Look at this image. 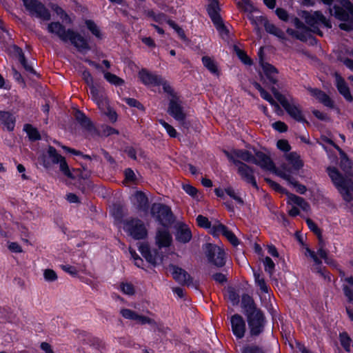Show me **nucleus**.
Masks as SVG:
<instances>
[{
	"mask_svg": "<svg viewBox=\"0 0 353 353\" xmlns=\"http://www.w3.org/2000/svg\"><path fill=\"white\" fill-rule=\"evenodd\" d=\"M263 264L265 266V272L270 274H272L275 269V264L272 259L270 256H266L264 259Z\"/></svg>",
	"mask_w": 353,
	"mask_h": 353,
	"instance_id": "61",
	"label": "nucleus"
},
{
	"mask_svg": "<svg viewBox=\"0 0 353 353\" xmlns=\"http://www.w3.org/2000/svg\"><path fill=\"white\" fill-rule=\"evenodd\" d=\"M103 72L104 79L110 84L114 85L115 86H121L125 84V81L119 77L117 76L116 74H112L110 72L103 71Z\"/></svg>",
	"mask_w": 353,
	"mask_h": 353,
	"instance_id": "42",
	"label": "nucleus"
},
{
	"mask_svg": "<svg viewBox=\"0 0 353 353\" xmlns=\"http://www.w3.org/2000/svg\"><path fill=\"white\" fill-rule=\"evenodd\" d=\"M255 161L253 164L259 166L263 170L274 171L276 168L274 161L270 157L265 153L254 150Z\"/></svg>",
	"mask_w": 353,
	"mask_h": 353,
	"instance_id": "20",
	"label": "nucleus"
},
{
	"mask_svg": "<svg viewBox=\"0 0 353 353\" xmlns=\"http://www.w3.org/2000/svg\"><path fill=\"white\" fill-rule=\"evenodd\" d=\"M16 124V117L9 111L0 110V126L8 132H12Z\"/></svg>",
	"mask_w": 353,
	"mask_h": 353,
	"instance_id": "25",
	"label": "nucleus"
},
{
	"mask_svg": "<svg viewBox=\"0 0 353 353\" xmlns=\"http://www.w3.org/2000/svg\"><path fill=\"white\" fill-rule=\"evenodd\" d=\"M312 271L319 274L325 279H327L329 281L331 279L330 272L326 269L325 267H323V263L321 259L319 263H314Z\"/></svg>",
	"mask_w": 353,
	"mask_h": 353,
	"instance_id": "44",
	"label": "nucleus"
},
{
	"mask_svg": "<svg viewBox=\"0 0 353 353\" xmlns=\"http://www.w3.org/2000/svg\"><path fill=\"white\" fill-rule=\"evenodd\" d=\"M13 48L14 49V51L18 54L19 61L20 62L23 68L25 69V70L27 72L37 77L39 79L41 78L40 74L37 72V71L34 69L32 64L31 63H29L26 59L22 49L17 45H14Z\"/></svg>",
	"mask_w": 353,
	"mask_h": 353,
	"instance_id": "27",
	"label": "nucleus"
},
{
	"mask_svg": "<svg viewBox=\"0 0 353 353\" xmlns=\"http://www.w3.org/2000/svg\"><path fill=\"white\" fill-rule=\"evenodd\" d=\"M192 238V231L185 223H182L176 228L175 239L177 242L185 244L190 242Z\"/></svg>",
	"mask_w": 353,
	"mask_h": 353,
	"instance_id": "24",
	"label": "nucleus"
},
{
	"mask_svg": "<svg viewBox=\"0 0 353 353\" xmlns=\"http://www.w3.org/2000/svg\"><path fill=\"white\" fill-rule=\"evenodd\" d=\"M281 176L286 180L289 184L292 185L295 189L296 192L301 194H304L307 191V188L305 185L300 183L294 177L290 174H283Z\"/></svg>",
	"mask_w": 353,
	"mask_h": 353,
	"instance_id": "36",
	"label": "nucleus"
},
{
	"mask_svg": "<svg viewBox=\"0 0 353 353\" xmlns=\"http://www.w3.org/2000/svg\"><path fill=\"white\" fill-rule=\"evenodd\" d=\"M196 224L199 227L204 229H210L211 228V222L209 221L208 218L199 214L196 218Z\"/></svg>",
	"mask_w": 353,
	"mask_h": 353,
	"instance_id": "54",
	"label": "nucleus"
},
{
	"mask_svg": "<svg viewBox=\"0 0 353 353\" xmlns=\"http://www.w3.org/2000/svg\"><path fill=\"white\" fill-rule=\"evenodd\" d=\"M241 307L246 317L250 336L256 337L263 333L268 321L263 311L257 307L252 296L243 294Z\"/></svg>",
	"mask_w": 353,
	"mask_h": 353,
	"instance_id": "1",
	"label": "nucleus"
},
{
	"mask_svg": "<svg viewBox=\"0 0 353 353\" xmlns=\"http://www.w3.org/2000/svg\"><path fill=\"white\" fill-rule=\"evenodd\" d=\"M124 230L134 240H143L148 236V230L143 222L137 218L130 217L123 221Z\"/></svg>",
	"mask_w": 353,
	"mask_h": 353,
	"instance_id": "9",
	"label": "nucleus"
},
{
	"mask_svg": "<svg viewBox=\"0 0 353 353\" xmlns=\"http://www.w3.org/2000/svg\"><path fill=\"white\" fill-rule=\"evenodd\" d=\"M202 248L209 263L217 268L225 266L226 254L223 248L211 243L203 244Z\"/></svg>",
	"mask_w": 353,
	"mask_h": 353,
	"instance_id": "7",
	"label": "nucleus"
},
{
	"mask_svg": "<svg viewBox=\"0 0 353 353\" xmlns=\"http://www.w3.org/2000/svg\"><path fill=\"white\" fill-rule=\"evenodd\" d=\"M223 152L230 161L238 166L237 173L241 176V179L247 183L252 185L255 189L259 190V186L254 175V169L241 161L235 159L232 154L228 151L223 150Z\"/></svg>",
	"mask_w": 353,
	"mask_h": 353,
	"instance_id": "8",
	"label": "nucleus"
},
{
	"mask_svg": "<svg viewBox=\"0 0 353 353\" xmlns=\"http://www.w3.org/2000/svg\"><path fill=\"white\" fill-rule=\"evenodd\" d=\"M123 101L128 104L130 107H133L137 108L139 110L142 112H145V108L144 105L138 100L134 98L126 97L123 99Z\"/></svg>",
	"mask_w": 353,
	"mask_h": 353,
	"instance_id": "53",
	"label": "nucleus"
},
{
	"mask_svg": "<svg viewBox=\"0 0 353 353\" xmlns=\"http://www.w3.org/2000/svg\"><path fill=\"white\" fill-rule=\"evenodd\" d=\"M120 314L124 319L135 321L139 325L148 324L151 326L157 325V323L153 319L139 314L137 312L128 308L121 309Z\"/></svg>",
	"mask_w": 353,
	"mask_h": 353,
	"instance_id": "15",
	"label": "nucleus"
},
{
	"mask_svg": "<svg viewBox=\"0 0 353 353\" xmlns=\"http://www.w3.org/2000/svg\"><path fill=\"white\" fill-rule=\"evenodd\" d=\"M159 123L165 128L168 135L172 138H176L177 137L178 133L173 126L170 125L168 123L165 121L163 119L159 121Z\"/></svg>",
	"mask_w": 353,
	"mask_h": 353,
	"instance_id": "60",
	"label": "nucleus"
},
{
	"mask_svg": "<svg viewBox=\"0 0 353 353\" xmlns=\"http://www.w3.org/2000/svg\"><path fill=\"white\" fill-rule=\"evenodd\" d=\"M139 251L145 259L150 264L156 266L163 260L162 253L159 249H151L148 243H142L138 248Z\"/></svg>",
	"mask_w": 353,
	"mask_h": 353,
	"instance_id": "13",
	"label": "nucleus"
},
{
	"mask_svg": "<svg viewBox=\"0 0 353 353\" xmlns=\"http://www.w3.org/2000/svg\"><path fill=\"white\" fill-rule=\"evenodd\" d=\"M339 166L346 173H348L353 168V161L345 152H341Z\"/></svg>",
	"mask_w": 353,
	"mask_h": 353,
	"instance_id": "39",
	"label": "nucleus"
},
{
	"mask_svg": "<svg viewBox=\"0 0 353 353\" xmlns=\"http://www.w3.org/2000/svg\"><path fill=\"white\" fill-rule=\"evenodd\" d=\"M90 92L92 97V99L94 102L102 99L104 94L94 85H92L90 88Z\"/></svg>",
	"mask_w": 353,
	"mask_h": 353,
	"instance_id": "62",
	"label": "nucleus"
},
{
	"mask_svg": "<svg viewBox=\"0 0 353 353\" xmlns=\"http://www.w3.org/2000/svg\"><path fill=\"white\" fill-rule=\"evenodd\" d=\"M336 86L339 92L348 102L353 101V97L351 94L350 88L346 83L345 79L339 74H336Z\"/></svg>",
	"mask_w": 353,
	"mask_h": 353,
	"instance_id": "28",
	"label": "nucleus"
},
{
	"mask_svg": "<svg viewBox=\"0 0 353 353\" xmlns=\"http://www.w3.org/2000/svg\"><path fill=\"white\" fill-rule=\"evenodd\" d=\"M85 24L87 27V28L91 32V33L94 35L98 39L102 38V34L101 32V30L97 26V24L94 23V21L91 19H86L85 21Z\"/></svg>",
	"mask_w": 353,
	"mask_h": 353,
	"instance_id": "46",
	"label": "nucleus"
},
{
	"mask_svg": "<svg viewBox=\"0 0 353 353\" xmlns=\"http://www.w3.org/2000/svg\"><path fill=\"white\" fill-rule=\"evenodd\" d=\"M60 268L63 271L68 273L72 277H77L78 276V270L75 266L65 264V265H61Z\"/></svg>",
	"mask_w": 353,
	"mask_h": 353,
	"instance_id": "63",
	"label": "nucleus"
},
{
	"mask_svg": "<svg viewBox=\"0 0 353 353\" xmlns=\"http://www.w3.org/2000/svg\"><path fill=\"white\" fill-rule=\"evenodd\" d=\"M232 154L247 163H254V161H255V154L253 155L251 152L247 150L236 149L232 151Z\"/></svg>",
	"mask_w": 353,
	"mask_h": 353,
	"instance_id": "34",
	"label": "nucleus"
},
{
	"mask_svg": "<svg viewBox=\"0 0 353 353\" xmlns=\"http://www.w3.org/2000/svg\"><path fill=\"white\" fill-rule=\"evenodd\" d=\"M272 91L276 99L292 119L299 123L309 124L301 105L295 102V99L293 97L290 95L289 99H288L284 94L279 92L275 88H272Z\"/></svg>",
	"mask_w": 353,
	"mask_h": 353,
	"instance_id": "5",
	"label": "nucleus"
},
{
	"mask_svg": "<svg viewBox=\"0 0 353 353\" xmlns=\"http://www.w3.org/2000/svg\"><path fill=\"white\" fill-rule=\"evenodd\" d=\"M168 270L173 279L179 284L190 285L192 283V278L184 269L176 265L170 264Z\"/></svg>",
	"mask_w": 353,
	"mask_h": 353,
	"instance_id": "17",
	"label": "nucleus"
},
{
	"mask_svg": "<svg viewBox=\"0 0 353 353\" xmlns=\"http://www.w3.org/2000/svg\"><path fill=\"white\" fill-rule=\"evenodd\" d=\"M48 154L54 164H58L64 157L58 153L53 146L50 145L48 149Z\"/></svg>",
	"mask_w": 353,
	"mask_h": 353,
	"instance_id": "52",
	"label": "nucleus"
},
{
	"mask_svg": "<svg viewBox=\"0 0 353 353\" xmlns=\"http://www.w3.org/2000/svg\"><path fill=\"white\" fill-rule=\"evenodd\" d=\"M62 148L66 152L70 153V154H72L73 155H75V156H80V157H81L83 159H84L85 160H92V159L91 156H90L89 154H84L80 150H75L74 148H71L70 147L65 146V145H63Z\"/></svg>",
	"mask_w": 353,
	"mask_h": 353,
	"instance_id": "57",
	"label": "nucleus"
},
{
	"mask_svg": "<svg viewBox=\"0 0 353 353\" xmlns=\"http://www.w3.org/2000/svg\"><path fill=\"white\" fill-rule=\"evenodd\" d=\"M59 163L60 170L63 172V174L66 176L68 178L74 179V176L70 172L68 163L65 158H63Z\"/></svg>",
	"mask_w": 353,
	"mask_h": 353,
	"instance_id": "55",
	"label": "nucleus"
},
{
	"mask_svg": "<svg viewBox=\"0 0 353 353\" xmlns=\"http://www.w3.org/2000/svg\"><path fill=\"white\" fill-rule=\"evenodd\" d=\"M145 15L148 18H151L154 22L161 23L163 21H166L167 15L163 12L156 13L153 10H148L145 12Z\"/></svg>",
	"mask_w": 353,
	"mask_h": 353,
	"instance_id": "43",
	"label": "nucleus"
},
{
	"mask_svg": "<svg viewBox=\"0 0 353 353\" xmlns=\"http://www.w3.org/2000/svg\"><path fill=\"white\" fill-rule=\"evenodd\" d=\"M301 31L297 32L296 39L299 40L302 42H307L308 40H315L317 42L318 40L311 33L310 30H300Z\"/></svg>",
	"mask_w": 353,
	"mask_h": 353,
	"instance_id": "48",
	"label": "nucleus"
},
{
	"mask_svg": "<svg viewBox=\"0 0 353 353\" xmlns=\"http://www.w3.org/2000/svg\"><path fill=\"white\" fill-rule=\"evenodd\" d=\"M222 235L225 236L233 246L236 247L239 245L240 243L239 239L236 236L234 232L232 230H230L228 227L226 228V229H225V231Z\"/></svg>",
	"mask_w": 353,
	"mask_h": 353,
	"instance_id": "51",
	"label": "nucleus"
},
{
	"mask_svg": "<svg viewBox=\"0 0 353 353\" xmlns=\"http://www.w3.org/2000/svg\"><path fill=\"white\" fill-rule=\"evenodd\" d=\"M26 10L32 16L41 19L43 21H49L51 14L46 6L39 0H21Z\"/></svg>",
	"mask_w": 353,
	"mask_h": 353,
	"instance_id": "10",
	"label": "nucleus"
},
{
	"mask_svg": "<svg viewBox=\"0 0 353 353\" xmlns=\"http://www.w3.org/2000/svg\"><path fill=\"white\" fill-rule=\"evenodd\" d=\"M345 281L349 285L343 286V293L347 297L348 302L353 304V276L345 278ZM345 310L349 319L353 323V308L350 306H346Z\"/></svg>",
	"mask_w": 353,
	"mask_h": 353,
	"instance_id": "23",
	"label": "nucleus"
},
{
	"mask_svg": "<svg viewBox=\"0 0 353 353\" xmlns=\"http://www.w3.org/2000/svg\"><path fill=\"white\" fill-rule=\"evenodd\" d=\"M228 298L230 301L232 303L233 305H236L239 303V295L236 292L234 288H230L228 290Z\"/></svg>",
	"mask_w": 353,
	"mask_h": 353,
	"instance_id": "64",
	"label": "nucleus"
},
{
	"mask_svg": "<svg viewBox=\"0 0 353 353\" xmlns=\"http://www.w3.org/2000/svg\"><path fill=\"white\" fill-rule=\"evenodd\" d=\"M231 327L233 334L238 339L243 338L245 332V322L239 314L232 316L230 319Z\"/></svg>",
	"mask_w": 353,
	"mask_h": 353,
	"instance_id": "22",
	"label": "nucleus"
},
{
	"mask_svg": "<svg viewBox=\"0 0 353 353\" xmlns=\"http://www.w3.org/2000/svg\"><path fill=\"white\" fill-rule=\"evenodd\" d=\"M167 23L169 25L170 28L174 30L180 39H181L184 42H187L189 41L185 35L183 29L181 28L172 19H168L167 21Z\"/></svg>",
	"mask_w": 353,
	"mask_h": 353,
	"instance_id": "45",
	"label": "nucleus"
},
{
	"mask_svg": "<svg viewBox=\"0 0 353 353\" xmlns=\"http://www.w3.org/2000/svg\"><path fill=\"white\" fill-rule=\"evenodd\" d=\"M137 209L142 212L147 213L150 210L149 199L145 192L138 190L134 193Z\"/></svg>",
	"mask_w": 353,
	"mask_h": 353,
	"instance_id": "29",
	"label": "nucleus"
},
{
	"mask_svg": "<svg viewBox=\"0 0 353 353\" xmlns=\"http://www.w3.org/2000/svg\"><path fill=\"white\" fill-rule=\"evenodd\" d=\"M201 61L204 67L206 68L212 74H219L218 66L212 58L208 56H203Z\"/></svg>",
	"mask_w": 353,
	"mask_h": 353,
	"instance_id": "38",
	"label": "nucleus"
},
{
	"mask_svg": "<svg viewBox=\"0 0 353 353\" xmlns=\"http://www.w3.org/2000/svg\"><path fill=\"white\" fill-rule=\"evenodd\" d=\"M155 242L159 249L168 248L172 242V236L168 229H159L156 233Z\"/></svg>",
	"mask_w": 353,
	"mask_h": 353,
	"instance_id": "26",
	"label": "nucleus"
},
{
	"mask_svg": "<svg viewBox=\"0 0 353 353\" xmlns=\"http://www.w3.org/2000/svg\"><path fill=\"white\" fill-rule=\"evenodd\" d=\"M161 75L150 72L146 68H141L138 72L139 81L145 86H160Z\"/></svg>",
	"mask_w": 353,
	"mask_h": 353,
	"instance_id": "18",
	"label": "nucleus"
},
{
	"mask_svg": "<svg viewBox=\"0 0 353 353\" xmlns=\"http://www.w3.org/2000/svg\"><path fill=\"white\" fill-rule=\"evenodd\" d=\"M121 291L127 295L132 296L135 293V289L134 285L130 283L122 282L120 285Z\"/></svg>",
	"mask_w": 353,
	"mask_h": 353,
	"instance_id": "58",
	"label": "nucleus"
},
{
	"mask_svg": "<svg viewBox=\"0 0 353 353\" xmlns=\"http://www.w3.org/2000/svg\"><path fill=\"white\" fill-rule=\"evenodd\" d=\"M287 196L288 199L287 203L288 204H296V205L299 206L303 211H307L310 208L309 203L303 198L291 192H289Z\"/></svg>",
	"mask_w": 353,
	"mask_h": 353,
	"instance_id": "32",
	"label": "nucleus"
},
{
	"mask_svg": "<svg viewBox=\"0 0 353 353\" xmlns=\"http://www.w3.org/2000/svg\"><path fill=\"white\" fill-rule=\"evenodd\" d=\"M339 339L340 344L343 350L350 353L351 352V344L352 343V339L347 332H340L339 334Z\"/></svg>",
	"mask_w": 353,
	"mask_h": 353,
	"instance_id": "40",
	"label": "nucleus"
},
{
	"mask_svg": "<svg viewBox=\"0 0 353 353\" xmlns=\"http://www.w3.org/2000/svg\"><path fill=\"white\" fill-rule=\"evenodd\" d=\"M48 31L54 34L63 42L70 43L81 53H86L91 48L88 39L80 33L71 28L65 29V27L59 21H53L48 25Z\"/></svg>",
	"mask_w": 353,
	"mask_h": 353,
	"instance_id": "2",
	"label": "nucleus"
},
{
	"mask_svg": "<svg viewBox=\"0 0 353 353\" xmlns=\"http://www.w3.org/2000/svg\"><path fill=\"white\" fill-rule=\"evenodd\" d=\"M326 172L333 185L346 203L353 201V181L343 176L336 168L329 166Z\"/></svg>",
	"mask_w": 353,
	"mask_h": 353,
	"instance_id": "3",
	"label": "nucleus"
},
{
	"mask_svg": "<svg viewBox=\"0 0 353 353\" xmlns=\"http://www.w3.org/2000/svg\"><path fill=\"white\" fill-rule=\"evenodd\" d=\"M111 213L116 221L123 223L125 221L123 218L127 213V209L123 204L115 203L112 205Z\"/></svg>",
	"mask_w": 353,
	"mask_h": 353,
	"instance_id": "31",
	"label": "nucleus"
},
{
	"mask_svg": "<svg viewBox=\"0 0 353 353\" xmlns=\"http://www.w3.org/2000/svg\"><path fill=\"white\" fill-rule=\"evenodd\" d=\"M227 226L223 225V223H219L217 225H211L210 230V234L213 236H218L220 234H223V233L225 231V229H226Z\"/></svg>",
	"mask_w": 353,
	"mask_h": 353,
	"instance_id": "59",
	"label": "nucleus"
},
{
	"mask_svg": "<svg viewBox=\"0 0 353 353\" xmlns=\"http://www.w3.org/2000/svg\"><path fill=\"white\" fill-rule=\"evenodd\" d=\"M241 353H265V351L263 347L260 345L250 344L243 346Z\"/></svg>",
	"mask_w": 353,
	"mask_h": 353,
	"instance_id": "47",
	"label": "nucleus"
},
{
	"mask_svg": "<svg viewBox=\"0 0 353 353\" xmlns=\"http://www.w3.org/2000/svg\"><path fill=\"white\" fill-rule=\"evenodd\" d=\"M77 339L82 345H89L96 349H101L103 347V342L99 338L94 336L91 333L77 330L76 331Z\"/></svg>",
	"mask_w": 353,
	"mask_h": 353,
	"instance_id": "16",
	"label": "nucleus"
},
{
	"mask_svg": "<svg viewBox=\"0 0 353 353\" xmlns=\"http://www.w3.org/2000/svg\"><path fill=\"white\" fill-rule=\"evenodd\" d=\"M160 81L161 82L160 85H162L163 92L170 95L171 99H175L179 97L170 83L164 78L161 77V80Z\"/></svg>",
	"mask_w": 353,
	"mask_h": 353,
	"instance_id": "50",
	"label": "nucleus"
},
{
	"mask_svg": "<svg viewBox=\"0 0 353 353\" xmlns=\"http://www.w3.org/2000/svg\"><path fill=\"white\" fill-rule=\"evenodd\" d=\"M268 19L264 16H259V17H252L250 18V21L252 25L255 26L254 30L256 32H261V28L259 27V24H265V21H268Z\"/></svg>",
	"mask_w": 353,
	"mask_h": 353,
	"instance_id": "56",
	"label": "nucleus"
},
{
	"mask_svg": "<svg viewBox=\"0 0 353 353\" xmlns=\"http://www.w3.org/2000/svg\"><path fill=\"white\" fill-rule=\"evenodd\" d=\"M330 12L336 19L344 22L339 26L341 30H353V3L350 0H340V5L334 4Z\"/></svg>",
	"mask_w": 353,
	"mask_h": 353,
	"instance_id": "4",
	"label": "nucleus"
},
{
	"mask_svg": "<svg viewBox=\"0 0 353 353\" xmlns=\"http://www.w3.org/2000/svg\"><path fill=\"white\" fill-rule=\"evenodd\" d=\"M264 28L268 33L276 37L280 40L286 41L288 39L285 33L274 24L270 23L269 21H265Z\"/></svg>",
	"mask_w": 353,
	"mask_h": 353,
	"instance_id": "33",
	"label": "nucleus"
},
{
	"mask_svg": "<svg viewBox=\"0 0 353 353\" xmlns=\"http://www.w3.org/2000/svg\"><path fill=\"white\" fill-rule=\"evenodd\" d=\"M23 130L26 132L29 140L31 142H34L41 139L40 132L32 125L30 123L25 124L23 126Z\"/></svg>",
	"mask_w": 353,
	"mask_h": 353,
	"instance_id": "35",
	"label": "nucleus"
},
{
	"mask_svg": "<svg viewBox=\"0 0 353 353\" xmlns=\"http://www.w3.org/2000/svg\"><path fill=\"white\" fill-rule=\"evenodd\" d=\"M207 12L213 23H216L222 19L220 15V8L217 0H212L207 6Z\"/></svg>",
	"mask_w": 353,
	"mask_h": 353,
	"instance_id": "30",
	"label": "nucleus"
},
{
	"mask_svg": "<svg viewBox=\"0 0 353 353\" xmlns=\"http://www.w3.org/2000/svg\"><path fill=\"white\" fill-rule=\"evenodd\" d=\"M152 216L162 226L168 228L175 221L171 208L161 203H154L150 207Z\"/></svg>",
	"mask_w": 353,
	"mask_h": 353,
	"instance_id": "6",
	"label": "nucleus"
},
{
	"mask_svg": "<svg viewBox=\"0 0 353 353\" xmlns=\"http://www.w3.org/2000/svg\"><path fill=\"white\" fill-rule=\"evenodd\" d=\"M74 117L81 128L86 132H88L94 135L99 136L100 134L99 131L95 127L94 123L85 115L83 111L77 110L75 112Z\"/></svg>",
	"mask_w": 353,
	"mask_h": 353,
	"instance_id": "19",
	"label": "nucleus"
},
{
	"mask_svg": "<svg viewBox=\"0 0 353 353\" xmlns=\"http://www.w3.org/2000/svg\"><path fill=\"white\" fill-rule=\"evenodd\" d=\"M259 63L260 66L262 68L264 74L268 81L272 84H276L277 79L275 77L276 74L279 73L278 69L274 66L273 65L265 62L264 61V54L263 52V48H261L259 52Z\"/></svg>",
	"mask_w": 353,
	"mask_h": 353,
	"instance_id": "14",
	"label": "nucleus"
},
{
	"mask_svg": "<svg viewBox=\"0 0 353 353\" xmlns=\"http://www.w3.org/2000/svg\"><path fill=\"white\" fill-rule=\"evenodd\" d=\"M299 15L310 26L322 24L327 28H332L330 21L326 19L321 11H314L313 13H311L307 10H302Z\"/></svg>",
	"mask_w": 353,
	"mask_h": 353,
	"instance_id": "12",
	"label": "nucleus"
},
{
	"mask_svg": "<svg viewBox=\"0 0 353 353\" xmlns=\"http://www.w3.org/2000/svg\"><path fill=\"white\" fill-rule=\"evenodd\" d=\"M265 181L274 190H275L276 192H277L279 193H281V194H285L287 196L288 194V193L290 192L286 188L282 187L279 183L272 180L271 179L265 178Z\"/></svg>",
	"mask_w": 353,
	"mask_h": 353,
	"instance_id": "49",
	"label": "nucleus"
},
{
	"mask_svg": "<svg viewBox=\"0 0 353 353\" xmlns=\"http://www.w3.org/2000/svg\"><path fill=\"white\" fill-rule=\"evenodd\" d=\"M286 160L296 170H299L303 166V163L300 159V156L296 152H292L286 155Z\"/></svg>",
	"mask_w": 353,
	"mask_h": 353,
	"instance_id": "37",
	"label": "nucleus"
},
{
	"mask_svg": "<svg viewBox=\"0 0 353 353\" xmlns=\"http://www.w3.org/2000/svg\"><path fill=\"white\" fill-rule=\"evenodd\" d=\"M310 94L314 97L319 103L324 106L333 109L334 108V101L324 91L319 88L309 87L307 89Z\"/></svg>",
	"mask_w": 353,
	"mask_h": 353,
	"instance_id": "21",
	"label": "nucleus"
},
{
	"mask_svg": "<svg viewBox=\"0 0 353 353\" xmlns=\"http://www.w3.org/2000/svg\"><path fill=\"white\" fill-rule=\"evenodd\" d=\"M168 113L176 121H179L181 125L188 128V123L185 122L186 114L183 110L182 101L179 97L169 100Z\"/></svg>",
	"mask_w": 353,
	"mask_h": 353,
	"instance_id": "11",
	"label": "nucleus"
},
{
	"mask_svg": "<svg viewBox=\"0 0 353 353\" xmlns=\"http://www.w3.org/2000/svg\"><path fill=\"white\" fill-rule=\"evenodd\" d=\"M233 50L238 57V58L241 60V61L247 65H253L252 59L247 54L246 52L243 50H241L236 45H234L233 47Z\"/></svg>",
	"mask_w": 353,
	"mask_h": 353,
	"instance_id": "41",
	"label": "nucleus"
}]
</instances>
